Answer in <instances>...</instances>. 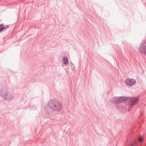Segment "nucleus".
Here are the masks:
<instances>
[{
    "label": "nucleus",
    "instance_id": "f257e3e1",
    "mask_svg": "<svg viewBox=\"0 0 146 146\" xmlns=\"http://www.w3.org/2000/svg\"><path fill=\"white\" fill-rule=\"evenodd\" d=\"M50 108L53 111H60L63 108L62 105L60 102L56 100H51L48 102Z\"/></svg>",
    "mask_w": 146,
    "mask_h": 146
},
{
    "label": "nucleus",
    "instance_id": "f03ea898",
    "mask_svg": "<svg viewBox=\"0 0 146 146\" xmlns=\"http://www.w3.org/2000/svg\"><path fill=\"white\" fill-rule=\"evenodd\" d=\"M0 96L7 101H10L13 98L12 94L7 89L4 88L0 91Z\"/></svg>",
    "mask_w": 146,
    "mask_h": 146
},
{
    "label": "nucleus",
    "instance_id": "7ed1b4c3",
    "mask_svg": "<svg viewBox=\"0 0 146 146\" xmlns=\"http://www.w3.org/2000/svg\"><path fill=\"white\" fill-rule=\"evenodd\" d=\"M137 101V98L135 97H129L128 103L130 106H133L135 104Z\"/></svg>",
    "mask_w": 146,
    "mask_h": 146
},
{
    "label": "nucleus",
    "instance_id": "20e7f679",
    "mask_svg": "<svg viewBox=\"0 0 146 146\" xmlns=\"http://www.w3.org/2000/svg\"><path fill=\"white\" fill-rule=\"evenodd\" d=\"M125 82L127 85L129 86L133 85L136 83L135 79L131 78L126 79L125 81Z\"/></svg>",
    "mask_w": 146,
    "mask_h": 146
},
{
    "label": "nucleus",
    "instance_id": "39448f33",
    "mask_svg": "<svg viewBox=\"0 0 146 146\" xmlns=\"http://www.w3.org/2000/svg\"><path fill=\"white\" fill-rule=\"evenodd\" d=\"M121 98L119 97H116L113 98H111L110 101V102L114 104L120 103V99Z\"/></svg>",
    "mask_w": 146,
    "mask_h": 146
},
{
    "label": "nucleus",
    "instance_id": "423d86ee",
    "mask_svg": "<svg viewBox=\"0 0 146 146\" xmlns=\"http://www.w3.org/2000/svg\"><path fill=\"white\" fill-rule=\"evenodd\" d=\"M139 50L141 53L146 55V45H140Z\"/></svg>",
    "mask_w": 146,
    "mask_h": 146
},
{
    "label": "nucleus",
    "instance_id": "0eeeda50",
    "mask_svg": "<svg viewBox=\"0 0 146 146\" xmlns=\"http://www.w3.org/2000/svg\"><path fill=\"white\" fill-rule=\"evenodd\" d=\"M129 97H120V98H121L120 99V103L123 102H128V99H129Z\"/></svg>",
    "mask_w": 146,
    "mask_h": 146
},
{
    "label": "nucleus",
    "instance_id": "6e6552de",
    "mask_svg": "<svg viewBox=\"0 0 146 146\" xmlns=\"http://www.w3.org/2000/svg\"><path fill=\"white\" fill-rule=\"evenodd\" d=\"M62 61L63 64L65 65H67L68 63V60L66 56H64L62 58Z\"/></svg>",
    "mask_w": 146,
    "mask_h": 146
},
{
    "label": "nucleus",
    "instance_id": "1a4fd4ad",
    "mask_svg": "<svg viewBox=\"0 0 146 146\" xmlns=\"http://www.w3.org/2000/svg\"><path fill=\"white\" fill-rule=\"evenodd\" d=\"M8 27H4L3 24H0V33L4 30H6Z\"/></svg>",
    "mask_w": 146,
    "mask_h": 146
},
{
    "label": "nucleus",
    "instance_id": "9d476101",
    "mask_svg": "<svg viewBox=\"0 0 146 146\" xmlns=\"http://www.w3.org/2000/svg\"><path fill=\"white\" fill-rule=\"evenodd\" d=\"M137 144L135 141H134L133 142H131L130 143L128 146H136Z\"/></svg>",
    "mask_w": 146,
    "mask_h": 146
},
{
    "label": "nucleus",
    "instance_id": "9b49d317",
    "mask_svg": "<svg viewBox=\"0 0 146 146\" xmlns=\"http://www.w3.org/2000/svg\"><path fill=\"white\" fill-rule=\"evenodd\" d=\"M30 109L32 110H35L36 108L35 106L33 105H30L29 107Z\"/></svg>",
    "mask_w": 146,
    "mask_h": 146
},
{
    "label": "nucleus",
    "instance_id": "f8f14e48",
    "mask_svg": "<svg viewBox=\"0 0 146 146\" xmlns=\"http://www.w3.org/2000/svg\"><path fill=\"white\" fill-rule=\"evenodd\" d=\"M141 45H146V38L144 40L142 41Z\"/></svg>",
    "mask_w": 146,
    "mask_h": 146
},
{
    "label": "nucleus",
    "instance_id": "ddd939ff",
    "mask_svg": "<svg viewBox=\"0 0 146 146\" xmlns=\"http://www.w3.org/2000/svg\"><path fill=\"white\" fill-rule=\"evenodd\" d=\"M138 141L139 142L142 143L143 141V139L142 137H140Z\"/></svg>",
    "mask_w": 146,
    "mask_h": 146
}]
</instances>
